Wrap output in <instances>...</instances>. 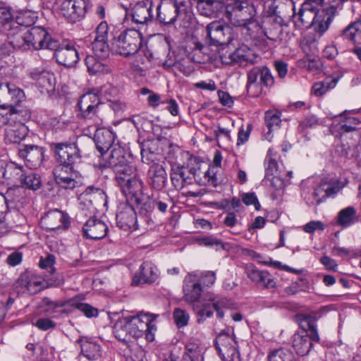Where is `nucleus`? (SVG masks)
<instances>
[{
	"label": "nucleus",
	"instance_id": "1",
	"mask_svg": "<svg viewBox=\"0 0 361 361\" xmlns=\"http://www.w3.org/2000/svg\"><path fill=\"white\" fill-rule=\"evenodd\" d=\"M195 276L197 274H188L185 276L183 281V293L184 300L188 304L192 305L193 310L197 315V323L201 324L206 318L212 317V307L216 312L217 317L223 319L224 317L223 309L229 307V300L226 298L209 292L204 295L202 304L201 305L197 304L202 295V288L199 281L194 278Z\"/></svg>",
	"mask_w": 361,
	"mask_h": 361
},
{
	"label": "nucleus",
	"instance_id": "2",
	"mask_svg": "<svg viewBox=\"0 0 361 361\" xmlns=\"http://www.w3.org/2000/svg\"><path fill=\"white\" fill-rule=\"evenodd\" d=\"M58 164L53 169V175L57 185L64 189L73 190L81 184L79 173L73 165L81 158V151L73 142H56L51 145Z\"/></svg>",
	"mask_w": 361,
	"mask_h": 361
},
{
	"label": "nucleus",
	"instance_id": "3",
	"mask_svg": "<svg viewBox=\"0 0 361 361\" xmlns=\"http://www.w3.org/2000/svg\"><path fill=\"white\" fill-rule=\"evenodd\" d=\"M225 16L233 25L247 29L250 37H255V29L259 28L256 8L248 0H234L228 4Z\"/></svg>",
	"mask_w": 361,
	"mask_h": 361
},
{
	"label": "nucleus",
	"instance_id": "4",
	"mask_svg": "<svg viewBox=\"0 0 361 361\" xmlns=\"http://www.w3.org/2000/svg\"><path fill=\"white\" fill-rule=\"evenodd\" d=\"M78 107L80 116L96 128L102 127L105 123L104 105L96 94L88 92L80 97Z\"/></svg>",
	"mask_w": 361,
	"mask_h": 361
},
{
	"label": "nucleus",
	"instance_id": "5",
	"mask_svg": "<svg viewBox=\"0 0 361 361\" xmlns=\"http://www.w3.org/2000/svg\"><path fill=\"white\" fill-rule=\"evenodd\" d=\"M158 317L159 314L148 312H140L135 316H128L131 338H137L145 335L147 341H153L157 331V326L154 322Z\"/></svg>",
	"mask_w": 361,
	"mask_h": 361
},
{
	"label": "nucleus",
	"instance_id": "6",
	"mask_svg": "<svg viewBox=\"0 0 361 361\" xmlns=\"http://www.w3.org/2000/svg\"><path fill=\"white\" fill-rule=\"evenodd\" d=\"M142 34L137 30L130 29L121 32L114 42L115 51L122 56L133 55L142 45Z\"/></svg>",
	"mask_w": 361,
	"mask_h": 361
},
{
	"label": "nucleus",
	"instance_id": "7",
	"mask_svg": "<svg viewBox=\"0 0 361 361\" xmlns=\"http://www.w3.org/2000/svg\"><path fill=\"white\" fill-rule=\"evenodd\" d=\"M274 83V79L270 70L266 66H256L247 73V93L252 97L257 96L261 92V89L254 92L253 89L259 88V85L271 87Z\"/></svg>",
	"mask_w": 361,
	"mask_h": 361
},
{
	"label": "nucleus",
	"instance_id": "8",
	"mask_svg": "<svg viewBox=\"0 0 361 361\" xmlns=\"http://www.w3.org/2000/svg\"><path fill=\"white\" fill-rule=\"evenodd\" d=\"M27 49L33 48L36 50L47 49L49 50L56 49L59 42L54 39L42 27H33L27 30Z\"/></svg>",
	"mask_w": 361,
	"mask_h": 361
},
{
	"label": "nucleus",
	"instance_id": "9",
	"mask_svg": "<svg viewBox=\"0 0 361 361\" xmlns=\"http://www.w3.org/2000/svg\"><path fill=\"white\" fill-rule=\"evenodd\" d=\"M186 11L187 6L184 0H166L157 7V18L161 23L171 24Z\"/></svg>",
	"mask_w": 361,
	"mask_h": 361
},
{
	"label": "nucleus",
	"instance_id": "10",
	"mask_svg": "<svg viewBox=\"0 0 361 361\" xmlns=\"http://www.w3.org/2000/svg\"><path fill=\"white\" fill-rule=\"evenodd\" d=\"M206 30L209 46L229 45L233 39L232 28L228 25H224L220 22L210 23L207 25Z\"/></svg>",
	"mask_w": 361,
	"mask_h": 361
},
{
	"label": "nucleus",
	"instance_id": "11",
	"mask_svg": "<svg viewBox=\"0 0 361 361\" xmlns=\"http://www.w3.org/2000/svg\"><path fill=\"white\" fill-rule=\"evenodd\" d=\"M215 345L223 361H240L237 341L233 334H219Z\"/></svg>",
	"mask_w": 361,
	"mask_h": 361
},
{
	"label": "nucleus",
	"instance_id": "12",
	"mask_svg": "<svg viewBox=\"0 0 361 361\" xmlns=\"http://www.w3.org/2000/svg\"><path fill=\"white\" fill-rule=\"evenodd\" d=\"M91 8L89 0H64L61 5V13L68 21L75 23L84 18Z\"/></svg>",
	"mask_w": 361,
	"mask_h": 361
},
{
	"label": "nucleus",
	"instance_id": "13",
	"mask_svg": "<svg viewBox=\"0 0 361 361\" xmlns=\"http://www.w3.org/2000/svg\"><path fill=\"white\" fill-rule=\"evenodd\" d=\"M208 50V46H205L200 42H195L194 47L192 48V51L188 54L186 60H183V61H176V63L178 68L185 74L189 75L192 71L193 68L186 66L188 61L197 63H205L213 58V56H209L207 53Z\"/></svg>",
	"mask_w": 361,
	"mask_h": 361
},
{
	"label": "nucleus",
	"instance_id": "14",
	"mask_svg": "<svg viewBox=\"0 0 361 361\" xmlns=\"http://www.w3.org/2000/svg\"><path fill=\"white\" fill-rule=\"evenodd\" d=\"M7 87L9 111L6 114V116H2L1 124L8 123L9 120L17 119L21 116L20 113L14 106L19 104L25 98L23 90L15 84L7 83Z\"/></svg>",
	"mask_w": 361,
	"mask_h": 361
},
{
	"label": "nucleus",
	"instance_id": "15",
	"mask_svg": "<svg viewBox=\"0 0 361 361\" xmlns=\"http://www.w3.org/2000/svg\"><path fill=\"white\" fill-rule=\"evenodd\" d=\"M41 224L46 230H66L70 226V219L67 214L56 209L47 212L42 218Z\"/></svg>",
	"mask_w": 361,
	"mask_h": 361
},
{
	"label": "nucleus",
	"instance_id": "16",
	"mask_svg": "<svg viewBox=\"0 0 361 361\" xmlns=\"http://www.w3.org/2000/svg\"><path fill=\"white\" fill-rule=\"evenodd\" d=\"M123 194L126 197L128 200L140 203L142 200V182L138 176L133 177L118 183Z\"/></svg>",
	"mask_w": 361,
	"mask_h": 361
},
{
	"label": "nucleus",
	"instance_id": "17",
	"mask_svg": "<svg viewBox=\"0 0 361 361\" xmlns=\"http://www.w3.org/2000/svg\"><path fill=\"white\" fill-rule=\"evenodd\" d=\"M336 12L337 7L334 5L329 6L322 11H317L311 23V27L319 36H322L329 29Z\"/></svg>",
	"mask_w": 361,
	"mask_h": 361
},
{
	"label": "nucleus",
	"instance_id": "18",
	"mask_svg": "<svg viewBox=\"0 0 361 361\" xmlns=\"http://www.w3.org/2000/svg\"><path fill=\"white\" fill-rule=\"evenodd\" d=\"M158 277L159 271L157 267L151 262H144L140 266L139 271L134 275L132 285L151 284L155 282Z\"/></svg>",
	"mask_w": 361,
	"mask_h": 361
},
{
	"label": "nucleus",
	"instance_id": "19",
	"mask_svg": "<svg viewBox=\"0 0 361 361\" xmlns=\"http://www.w3.org/2000/svg\"><path fill=\"white\" fill-rule=\"evenodd\" d=\"M27 30L18 26V23H12L6 25V35L9 44L15 49L27 50Z\"/></svg>",
	"mask_w": 361,
	"mask_h": 361
},
{
	"label": "nucleus",
	"instance_id": "20",
	"mask_svg": "<svg viewBox=\"0 0 361 361\" xmlns=\"http://www.w3.org/2000/svg\"><path fill=\"white\" fill-rule=\"evenodd\" d=\"M57 62L66 67H73L79 61V54L75 46L72 44H67L60 47L59 46L53 49Z\"/></svg>",
	"mask_w": 361,
	"mask_h": 361
},
{
	"label": "nucleus",
	"instance_id": "21",
	"mask_svg": "<svg viewBox=\"0 0 361 361\" xmlns=\"http://www.w3.org/2000/svg\"><path fill=\"white\" fill-rule=\"evenodd\" d=\"M6 130L5 139L9 143H19L23 140L28 133V129L21 121L20 117L17 119L9 120Z\"/></svg>",
	"mask_w": 361,
	"mask_h": 361
},
{
	"label": "nucleus",
	"instance_id": "22",
	"mask_svg": "<svg viewBox=\"0 0 361 361\" xmlns=\"http://www.w3.org/2000/svg\"><path fill=\"white\" fill-rule=\"evenodd\" d=\"M30 78L35 82L36 85L49 92L54 90V75L42 67L32 69L30 72Z\"/></svg>",
	"mask_w": 361,
	"mask_h": 361
},
{
	"label": "nucleus",
	"instance_id": "23",
	"mask_svg": "<svg viewBox=\"0 0 361 361\" xmlns=\"http://www.w3.org/2000/svg\"><path fill=\"white\" fill-rule=\"evenodd\" d=\"M118 226L123 230H135L137 226V215L133 207L124 204L120 207L116 214Z\"/></svg>",
	"mask_w": 361,
	"mask_h": 361
},
{
	"label": "nucleus",
	"instance_id": "24",
	"mask_svg": "<svg viewBox=\"0 0 361 361\" xmlns=\"http://www.w3.org/2000/svg\"><path fill=\"white\" fill-rule=\"evenodd\" d=\"M19 153L25 159L28 168L37 169L41 166L44 157L42 148L35 145H25L20 149Z\"/></svg>",
	"mask_w": 361,
	"mask_h": 361
},
{
	"label": "nucleus",
	"instance_id": "25",
	"mask_svg": "<svg viewBox=\"0 0 361 361\" xmlns=\"http://www.w3.org/2000/svg\"><path fill=\"white\" fill-rule=\"evenodd\" d=\"M82 231L87 238L99 240L106 235L108 227L104 221L91 218L83 226Z\"/></svg>",
	"mask_w": 361,
	"mask_h": 361
},
{
	"label": "nucleus",
	"instance_id": "26",
	"mask_svg": "<svg viewBox=\"0 0 361 361\" xmlns=\"http://www.w3.org/2000/svg\"><path fill=\"white\" fill-rule=\"evenodd\" d=\"M25 176V171L22 166L15 162L4 164L0 161V179L8 180L10 183L19 184Z\"/></svg>",
	"mask_w": 361,
	"mask_h": 361
},
{
	"label": "nucleus",
	"instance_id": "27",
	"mask_svg": "<svg viewBox=\"0 0 361 361\" xmlns=\"http://www.w3.org/2000/svg\"><path fill=\"white\" fill-rule=\"evenodd\" d=\"M101 155L102 157L99 163L101 169L111 168L114 171L116 166L123 164L126 160L123 149L117 146L113 147L110 152L107 151Z\"/></svg>",
	"mask_w": 361,
	"mask_h": 361
},
{
	"label": "nucleus",
	"instance_id": "28",
	"mask_svg": "<svg viewBox=\"0 0 361 361\" xmlns=\"http://www.w3.org/2000/svg\"><path fill=\"white\" fill-rule=\"evenodd\" d=\"M152 2L149 0L137 3L132 10L133 21L138 24H145L152 18Z\"/></svg>",
	"mask_w": 361,
	"mask_h": 361
},
{
	"label": "nucleus",
	"instance_id": "29",
	"mask_svg": "<svg viewBox=\"0 0 361 361\" xmlns=\"http://www.w3.org/2000/svg\"><path fill=\"white\" fill-rule=\"evenodd\" d=\"M97 128L94 135V142L98 151L103 154L113 148L114 142V134L109 130Z\"/></svg>",
	"mask_w": 361,
	"mask_h": 361
},
{
	"label": "nucleus",
	"instance_id": "30",
	"mask_svg": "<svg viewBox=\"0 0 361 361\" xmlns=\"http://www.w3.org/2000/svg\"><path fill=\"white\" fill-rule=\"evenodd\" d=\"M283 28L281 25L277 23H266L264 26H260L259 29H255L254 37L262 35L267 37V39L272 42H278L282 40Z\"/></svg>",
	"mask_w": 361,
	"mask_h": 361
},
{
	"label": "nucleus",
	"instance_id": "31",
	"mask_svg": "<svg viewBox=\"0 0 361 361\" xmlns=\"http://www.w3.org/2000/svg\"><path fill=\"white\" fill-rule=\"evenodd\" d=\"M204 348L200 341L195 338H190L185 343V352L183 355V361H203Z\"/></svg>",
	"mask_w": 361,
	"mask_h": 361
},
{
	"label": "nucleus",
	"instance_id": "32",
	"mask_svg": "<svg viewBox=\"0 0 361 361\" xmlns=\"http://www.w3.org/2000/svg\"><path fill=\"white\" fill-rule=\"evenodd\" d=\"M66 305H68V300L53 301L48 298H44L39 303V308L44 314L57 318L63 312V307Z\"/></svg>",
	"mask_w": 361,
	"mask_h": 361
},
{
	"label": "nucleus",
	"instance_id": "33",
	"mask_svg": "<svg viewBox=\"0 0 361 361\" xmlns=\"http://www.w3.org/2000/svg\"><path fill=\"white\" fill-rule=\"evenodd\" d=\"M281 113L278 110H269L265 112L264 121L268 131L264 133V138L271 141L273 138L272 131L279 128Z\"/></svg>",
	"mask_w": 361,
	"mask_h": 361
},
{
	"label": "nucleus",
	"instance_id": "34",
	"mask_svg": "<svg viewBox=\"0 0 361 361\" xmlns=\"http://www.w3.org/2000/svg\"><path fill=\"white\" fill-rule=\"evenodd\" d=\"M151 185L156 190L162 189L166 183L167 175L164 168L159 164H153L149 169Z\"/></svg>",
	"mask_w": 361,
	"mask_h": 361
},
{
	"label": "nucleus",
	"instance_id": "35",
	"mask_svg": "<svg viewBox=\"0 0 361 361\" xmlns=\"http://www.w3.org/2000/svg\"><path fill=\"white\" fill-rule=\"evenodd\" d=\"M338 192V188L334 186L327 180H322L314 192V198L317 204H320L326 198L335 195Z\"/></svg>",
	"mask_w": 361,
	"mask_h": 361
},
{
	"label": "nucleus",
	"instance_id": "36",
	"mask_svg": "<svg viewBox=\"0 0 361 361\" xmlns=\"http://www.w3.org/2000/svg\"><path fill=\"white\" fill-rule=\"evenodd\" d=\"M171 179L172 184L177 190H181L185 185L190 183V178L185 176V168L180 165L171 166Z\"/></svg>",
	"mask_w": 361,
	"mask_h": 361
},
{
	"label": "nucleus",
	"instance_id": "37",
	"mask_svg": "<svg viewBox=\"0 0 361 361\" xmlns=\"http://www.w3.org/2000/svg\"><path fill=\"white\" fill-rule=\"evenodd\" d=\"M19 286L24 287L30 294H35L43 288L42 281L34 276L22 274L17 281Z\"/></svg>",
	"mask_w": 361,
	"mask_h": 361
},
{
	"label": "nucleus",
	"instance_id": "38",
	"mask_svg": "<svg viewBox=\"0 0 361 361\" xmlns=\"http://www.w3.org/2000/svg\"><path fill=\"white\" fill-rule=\"evenodd\" d=\"M114 172L116 174L117 183L125 181L126 179L137 177V171L134 165L128 163L127 160L118 166H116Z\"/></svg>",
	"mask_w": 361,
	"mask_h": 361
},
{
	"label": "nucleus",
	"instance_id": "39",
	"mask_svg": "<svg viewBox=\"0 0 361 361\" xmlns=\"http://www.w3.org/2000/svg\"><path fill=\"white\" fill-rule=\"evenodd\" d=\"M127 317L118 319L114 326V334L118 340L127 343L131 338Z\"/></svg>",
	"mask_w": 361,
	"mask_h": 361
},
{
	"label": "nucleus",
	"instance_id": "40",
	"mask_svg": "<svg viewBox=\"0 0 361 361\" xmlns=\"http://www.w3.org/2000/svg\"><path fill=\"white\" fill-rule=\"evenodd\" d=\"M85 64L88 72L92 75L107 73L111 71L103 60H99L94 56H87Z\"/></svg>",
	"mask_w": 361,
	"mask_h": 361
},
{
	"label": "nucleus",
	"instance_id": "41",
	"mask_svg": "<svg viewBox=\"0 0 361 361\" xmlns=\"http://www.w3.org/2000/svg\"><path fill=\"white\" fill-rule=\"evenodd\" d=\"M344 39L354 44H361V21L357 20L350 23L343 31Z\"/></svg>",
	"mask_w": 361,
	"mask_h": 361
},
{
	"label": "nucleus",
	"instance_id": "42",
	"mask_svg": "<svg viewBox=\"0 0 361 361\" xmlns=\"http://www.w3.org/2000/svg\"><path fill=\"white\" fill-rule=\"evenodd\" d=\"M339 77L326 78L324 81L315 82L312 87V92L317 97L324 95L327 91L334 88Z\"/></svg>",
	"mask_w": 361,
	"mask_h": 361
},
{
	"label": "nucleus",
	"instance_id": "43",
	"mask_svg": "<svg viewBox=\"0 0 361 361\" xmlns=\"http://www.w3.org/2000/svg\"><path fill=\"white\" fill-rule=\"evenodd\" d=\"M311 346L312 343L307 335H294L293 340V347L298 355L303 356L307 354L310 350Z\"/></svg>",
	"mask_w": 361,
	"mask_h": 361
},
{
	"label": "nucleus",
	"instance_id": "44",
	"mask_svg": "<svg viewBox=\"0 0 361 361\" xmlns=\"http://www.w3.org/2000/svg\"><path fill=\"white\" fill-rule=\"evenodd\" d=\"M316 11L313 10V7H310V4H302L300 9L298 19L300 22H295L298 27L311 26V23L314 19Z\"/></svg>",
	"mask_w": 361,
	"mask_h": 361
},
{
	"label": "nucleus",
	"instance_id": "45",
	"mask_svg": "<svg viewBox=\"0 0 361 361\" xmlns=\"http://www.w3.org/2000/svg\"><path fill=\"white\" fill-rule=\"evenodd\" d=\"M81 352L88 360H96L100 356V346L94 342L85 341L81 345Z\"/></svg>",
	"mask_w": 361,
	"mask_h": 361
},
{
	"label": "nucleus",
	"instance_id": "46",
	"mask_svg": "<svg viewBox=\"0 0 361 361\" xmlns=\"http://www.w3.org/2000/svg\"><path fill=\"white\" fill-rule=\"evenodd\" d=\"M355 214L353 207H348L338 213L337 223L343 227H348L354 223Z\"/></svg>",
	"mask_w": 361,
	"mask_h": 361
},
{
	"label": "nucleus",
	"instance_id": "47",
	"mask_svg": "<svg viewBox=\"0 0 361 361\" xmlns=\"http://www.w3.org/2000/svg\"><path fill=\"white\" fill-rule=\"evenodd\" d=\"M68 305L75 307L81 311L87 317H96L98 315V310L97 308L91 306L87 303L79 302L77 298H72L68 300Z\"/></svg>",
	"mask_w": 361,
	"mask_h": 361
},
{
	"label": "nucleus",
	"instance_id": "48",
	"mask_svg": "<svg viewBox=\"0 0 361 361\" xmlns=\"http://www.w3.org/2000/svg\"><path fill=\"white\" fill-rule=\"evenodd\" d=\"M19 184L27 188L36 190L39 189L41 185V178L40 176L36 173H30L27 174L25 171V176L23 177Z\"/></svg>",
	"mask_w": 361,
	"mask_h": 361
},
{
	"label": "nucleus",
	"instance_id": "49",
	"mask_svg": "<svg viewBox=\"0 0 361 361\" xmlns=\"http://www.w3.org/2000/svg\"><path fill=\"white\" fill-rule=\"evenodd\" d=\"M269 360V361H296L292 352L285 348L271 352Z\"/></svg>",
	"mask_w": 361,
	"mask_h": 361
},
{
	"label": "nucleus",
	"instance_id": "50",
	"mask_svg": "<svg viewBox=\"0 0 361 361\" xmlns=\"http://www.w3.org/2000/svg\"><path fill=\"white\" fill-rule=\"evenodd\" d=\"M245 273L247 276L255 283H260L262 280H265L267 276V271L259 270L253 264L245 265Z\"/></svg>",
	"mask_w": 361,
	"mask_h": 361
},
{
	"label": "nucleus",
	"instance_id": "51",
	"mask_svg": "<svg viewBox=\"0 0 361 361\" xmlns=\"http://www.w3.org/2000/svg\"><path fill=\"white\" fill-rule=\"evenodd\" d=\"M190 274H197V276H194V278L199 281L200 284L202 283L205 286H212L216 281V274L212 271H204L202 272L195 271Z\"/></svg>",
	"mask_w": 361,
	"mask_h": 361
},
{
	"label": "nucleus",
	"instance_id": "52",
	"mask_svg": "<svg viewBox=\"0 0 361 361\" xmlns=\"http://www.w3.org/2000/svg\"><path fill=\"white\" fill-rule=\"evenodd\" d=\"M92 48L94 54L99 58H105L109 54L107 40L94 39Z\"/></svg>",
	"mask_w": 361,
	"mask_h": 361
},
{
	"label": "nucleus",
	"instance_id": "53",
	"mask_svg": "<svg viewBox=\"0 0 361 361\" xmlns=\"http://www.w3.org/2000/svg\"><path fill=\"white\" fill-rule=\"evenodd\" d=\"M173 317L176 325L178 328H182L188 325L190 314L184 310L175 308L173 312Z\"/></svg>",
	"mask_w": 361,
	"mask_h": 361
},
{
	"label": "nucleus",
	"instance_id": "54",
	"mask_svg": "<svg viewBox=\"0 0 361 361\" xmlns=\"http://www.w3.org/2000/svg\"><path fill=\"white\" fill-rule=\"evenodd\" d=\"M221 4L219 0H201L197 4V7L199 9L205 10L203 12L204 14L209 15L217 10Z\"/></svg>",
	"mask_w": 361,
	"mask_h": 361
},
{
	"label": "nucleus",
	"instance_id": "55",
	"mask_svg": "<svg viewBox=\"0 0 361 361\" xmlns=\"http://www.w3.org/2000/svg\"><path fill=\"white\" fill-rule=\"evenodd\" d=\"M244 54L243 58L242 59L240 66H247L249 65H253L257 63L260 57L259 55L256 54L252 49H250L247 46H245L244 47Z\"/></svg>",
	"mask_w": 361,
	"mask_h": 361
},
{
	"label": "nucleus",
	"instance_id": "56",
	"mask_svg": "<svg viewBox=\"0 0 361 361\" xmlns=\"http://www.w3.org/2000/svg\"><path fill=\"white\" fill-rule=\"evenodd\" d=\"M13 20V15L10 7L0 4V25L4 27V30H6L7 25H11Z\"/></svg>",
	"mask_w": 361,
	"mask_h": 361
},
{
	"label": "nucleus",
	"instance_id": "57",
	"mask_svg": "<svg viewBox=\"0 0 361 361\" xmlns=\"http://www.w3.org/2000/svg\"><path fill=\"white\" fill-rule=\"evenodd\" d=\"M35 18L30 11H22L16 16V20L12 23H18V26L25 28L34 23Z\"/></svg>",
	"mask_w": 361,
	"mask_h": 361
},
{
	"label": "nucleus",
	"instance_id": "58",
	"mask_svg": "<svg viewBox=\"0 0 361 361\" xmlns=\"http://www.w3.org/2000/svg\"><path fill=\"white\" fill-rule=\"evenodd\" d=\"M228 46L229 45L218 47H219L218 49L219 57L223 64L233 65V51H229Z\"/></svg>",
	"mask_w": 361,
	"mask_h": 361
},
{
	"label": "nucleus",
	"instance_id": "59",
	"mask_svg": "<svg viewBox=\"0 0 361 361\" xmlns=\"http://www.w3.org/2000/svg\"><path fill=\"white\" fill-rule=\"evenodd\" d=\"M272 152L271 149L268 150L267 154V162L265 169V177H270L278 175V163L271 157Z\"/></svg>",
	"mask_w": 361,
	"mask_h": 361
},
{
	"label": "nucleus",
	"instance_id": "60",
	"mask_svg": "<svg viewBox=\"0 0 361 361\" xmlns=\"http://www.w3.org/2000/svg\"><path fill=\"white\" fill-rule=\"evenodd\" d=\"M13 192V190L11 188L7 190L4 195L0 192V223L3 222L5 219L4 212L2 209L8 207V203L13 202V199L11 197Z\"/></svg>",
	"mask_w": 361,
	"mask_h": 361
},
{
	"label": "nucleus",
	"instance_id": "61",
	"mask_svg": "<svg viewBox=\"0 0 361 361\" xmlns=\"http://www.w3.org/2000/svg\"><path fill=\"white\" fill-rule=\"evenodd\" d=\"M32 324L41 331H48L56 327V323L49 318L42 317L37 319Z\"/></svg>",
	"mask_w": 361,
	"mask_h": 361
},
{
	"label": "nucleus",
	"instance_id": "62",
	"mask_svg": "<svg viewBox=\"0 0 361 361\" xmlns=\"http://www.w3.org/2000/svg\"><path fill=\"white\" fill-rule=\"evenodd\" d=\"M170 202V197L166 193H163L162 196H159L154 201V205L161 212H166L169 203Z\"/></svg>",
	"mask_w": 361,
	"mask_h": 361
},
{
	"label": "nucleus",
	"instance_id": "63",
	"mask_svg": "<svg viewBox=\"0 0 361 361\" xmlns=\"http://www.w3.org/2000/svg\"><path fill=\"white\" fill-rule=\"evenodd\" d=\"M108 25L106 22H102L97 26L94 39L107 40Z\"/></svg>",
	"mask_w": 361,
	"mask_h": 361
},
{
	"label": "nucleus",
	"instance_id": "64",
	"mask_svg": "<svg viewBox=\"0 0 361 361\" xmlns=\"http://www.w3.org/2000/svg\"><path fill=\"white\" fill-rule=\"evenodd\" d=\"M242 201L246 205L253 204L257 210L260 208V204L257 200L256 195L254 193H245L242 197Z\"/></svg>",
	"mask_w": 361,
	"mask_h": 361
}]
</instances>
